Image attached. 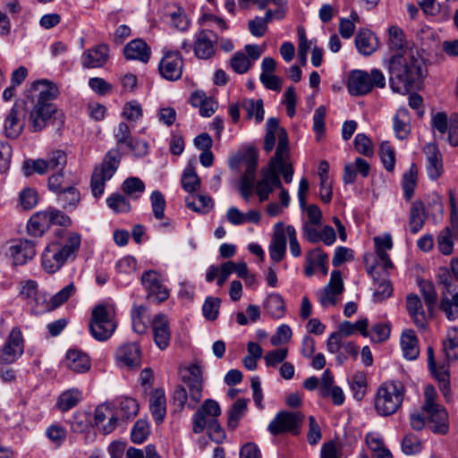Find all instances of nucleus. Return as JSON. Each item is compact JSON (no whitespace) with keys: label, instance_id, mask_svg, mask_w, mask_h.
I'll list each match as a JSON object with an SVG mask.
<instances>
[{"label":"nucleus","instance_id":"f257e3e1","mask_svg":"<svg viewBox=\"0 0 458 458\" xmlns=\"http://www.w3.org/2000/svg\"><path fill=\"white\" fill-rule=\"evenodd\" d=\"M240 163H242L245 167L241 178L240 193L246 202L250 201L253 193L257 195L259 202H264L268 199L275 189L281 188L280 176L274 171L273 165L263 168L260 178L255 180L258 161L257 155L252 148L248 149L242 158L233 157L231 159L230 166L236 169Z\"/></svg>","mask_w":458,"mask_h":458},{"label":"nucleus","instance_id":"f03ea898","mask_svg":"<svg viewBox=\"0 0 458 458\" xmlns=\"http://www.w3.org/2000/svg\"><path fill=\"white\" fill-rule=\"evenodd\" d=\"M387 69L392 90L402 95L407 94L423 76V62L411 49L391 57Z\"/></svg>","mask_w":458,"mask_h":458},{"label":"nucleus","instance_id":"7ed1b4c3","mask_svg":"<svg viewBox=\"0 0 458 458\" xmlns=\"http://www.w3.org/2000/svg\"><path fill=\"white\" fill-rule=\"evenodd\" d=\"M81 244V234L75 232L58 231L55 238L44 249L41 264L48 274L57 272L66 262L73 260Z\"/></svg>","mask_w":458,"mask_h":458},{"label":"nucleus","instance_id":"20e7f679","mask_svg":"<svg viewBox=\"0 0 458 458\" xmlns=\"http://www.w3.org/2000/svg\"><path fill=\"white\" fill-rule=\"evenodd\" d=\"M184 386H177L174 389V403L180 408L187 406L194 409L202 398L203 377L202 368L199 363L188 366L182 376Z\"/></svg>","mask_w":458,"mask_h":458},{"label":"nucleus","instance_id":"39448f33","mask_svg":"<svg viewBox=\"0 0 458 458\" xmlns=\"http://www.w3.org/2000/svg\"><path fill=\"white\" fill-rule=\"evenodd\" d=\"M404 386L399 381H386L379 386L374 398L375 410L380 416H390L401 407Z\"/></svg>","mask_w":458,"mask_h":458},{"label":"nucleus","instance_id":"423d86ee","mask_svg":"<svg viewBox=\"0 0 458 458\" xmlns=\"http://www.w3.org/2000/svg\"><path fill=\"white\" fill-rule=\"evenodd\" d=\"M437 392L434 386L428 385L424 390L422 411L428 419V428L437 434H446L449 428L446 410L436 403Z\"/></svg>","mask_w":458,"mask_h":458},{"label":"nucleus","instance_id":"0eeeda50","mask_svg":"<svg viewBox=\"0 0 458 458\" xmlns=\"http://www.w3.org/2000/svg\"><path fill=\"white\" fill-rule=\"evenodd\" d=\"M116 327L114 310L112 306L99 304L92 310L89 331L96 340H107L114 334Z\"/></svg>","mask_w":458,"mask_h":458},{"label":"nucleus","instance_id":"6e6552de","mask_svg":"<svg viewBox=\"0 0 458 458\" xmlns=\"http://www.w3.org/2000/svg\"><path fill=\"white\" fill-rule=\"evenodd\" d=\"M121 159L117 149H111L106 155L102 165L94 169L90 187L95 198H100L105 191L106 182L110 180L116 172Z\"/></svg>","mask_w":458,"mask_h":458},{"label":"nucleus","instance_id":"1a4fd4ad","mask_svg":"<svg viewBox=\"0 0 458 458\" xmlns=\"http://www.w3.org/2000/svg\"><path fill=\"white\" fill-rule=\"evenodd\" d=\"M386 78L378 69L371 70L370 73L364 71H354L348 80V91L352 96H361L371 91L373 87L384 88Z\"/></svg>","mask_w":458,"mask_h":458},{"label":"nucleus","instance_id":"9d476101","mask_svg":"<svg viewBox=\"0 0 458 458\" xmlns=\"http://www.w3.org/2000/svg\"><path fill=\"white\" fill-rule=\"evenodd\" d=\"M221 414L218 403L213 399H207L198 409L193 416V431L201 433L206 428L214 430L223 437V431L217 423V418Z\"/></svg>","mask_w":458,"mask_h":458},{"label":"nucleus","instance_id":"9b49d317","mask_svg":"<svg viewBox=\"0 0 458 458\" xmlns=\"http://www.w3.org/2000/svg\"><path fill=\"white\" fill-rule=\"evenodd\" d=\"M304 414L301 411H281L269 422L267 430L273 436L290 434L298 436L301 432Z\"/></svg>","mask_w":458,"mask_h":458},{"label":"nucleus","instance_id":"f8f14e48","mask_svg":"<svg viewBox=\"0 0 458 458\" xmlns=\"http://www.w3.org/2000/svg\"><path fill=\"white\" fill-rule=\"evenodd\" d=\"M289 148L285 134L281 132L280 145L276 148L275 156L270 159L267 165H273L274 171L279 174H282L285 183H291L293 177V168L292 163L288 159Z\"/></svg>","mask_w":458,"mask_h":458},{"label":"nucleus","instance_id":"ddd939ff","mask_svg":"<svg viewBox=\"0 0 458 458\" xmlns=\"http://www.w3.org/2000/svg\"><path fill=\"white\" fill-rule=\"evenodd\" d=\"M148 293V298L154 302H163L169 297V291L164 285L161 275L155 270L145 271L140 277Z\"/></svg>","mask_w":458,"mask_h":458},{"label":"nucleus","instance_id":"4468645a","mask_svg":"<svg viewBox=\"0 0 458 458\" xmlns=\"http://www.w3.org/2000/svg\"><path fill=\"white\" fill-rule=\"evenodd\" d=\"M23 338L18 327H14L9 334L7 341L0 350V363L10 364L14 362L23 353Z\"/></svg>","mask_w":458,"mask_h":458},{"label":"nucleus","instance_id":"2eb2a0df","mask_svg":"<svg viewBox=\"0 0 458 458\" xmlns=\"http://www.w3.org/2000/svg\"><path fill=\"white\" fill-rule=\"evenodd\" d=\"M183 61L178 51H166L159 62L161 76L167 81H177L182 77Z\"/></svg>","mask_w":458,"mask_h":458},{"label":"nucleus","instance_id":"dca6fc26","mask_svg":"<svg viewBox=\"0 0 458 458\" xmlns=\"http://www.w3.org/2000/svg\"><path fill=\"white\" fill-rule=\"evenodd\" d=\"M344 292V283L341 272L334 270L331 273L328 284L318 293L320 304L327 308L335 306L338 301V296Z\"/></svg>","mask_w":458,"mask_h":458},{"label":"nucleus","instance_id":"f3484780","mask_svg":"<svg viewBox=\"0 0 458 458\" xmlns=\"http://www.w3.org/2000/svg\"><path fill=\"white\" fill-rule=\"evenodd\" d=\"M25 125V107L23 103L15 102L4 120V132L8 138L15 139Z\"/></svg>","mask_w":458,"mask_h":458},{"label":"nucleus","instance_id":"a211bd4d","mask_svg":"<svg viewBox=\"0 0 458 458\" xmlns=\"http://www.w3.org/2000/svg\"><path fill=\"white\" fill-rule=\"evenodd\" d=\"M56 112L53 104L34 103L29 114V127L32 131H40L46 126L51 116Z\"/></svg>","mask_w":458,"mask_h":458},{"label":"nucleus","instance_id":"6ab92c4d","mask_svg":"<svg viewBox=\"0 0 458 458\" xmlns=\"http://www.w3.org/2000/svg\"><path fill=\"white\" fill-rule=\"evenodd\" d=\"M217 38L209 30H202L195 37L194 52L199 59H209L215 54Z\"/></svg>","mask_w":458,"mask_h":458},{"label":"nucleus","instance_id":"aec40b11","mask_svg":"<svg viewBox=\"0 0 458 458\" xmlns=\"http://www.w3.org/2000/svg\"><path fill=\"white\" fill-rule=\"evenodd\" d=\"M164 16L174 30L186 31L190 28L191 21L184 8L176 3H168L165 5Z\"/></svg>","mask_w":458,"mask_h":458},{"label":"nucleus","instance_id":"412c9836","mask_svg":"<svg viewBox=\"0 0 458 458\" xmlns=\"http://www.w3.org/2000/svg\"><path fill=\"white\" fill-rule=\"evenodd\" d=\"M108 58V46L106 44H99L86 50L81 57V62L84 68H100L106 64Z\"/></svg>","mask_w":458,"mask_h":458},{"label":"nucleus","instance_id":"4be33fe9","mask_svg":"<svg viewBox=\"0 0 458 458\" xmlns=\"http://www.w3.org/2000/svg\"><path fill=\"white\" fill-rule=\"evenodd\" d=\"M286 226L279 222L274 225V233L269 245L270 258L276 261H281L286 250Z\"/></svg>","mask_w":458,"mask_h":458},{"label":"nucleus","instance_id":"5701e85b","mask_svg":"<svg viewBox=\"0 0 458 458\" xmlns=\"http://www.w3.org/2000/svg\"><path fill=\"white\" fill-rule=\"evenodd\" d=\"M57 86L47 80L35 82L32 85V100L34 103L52 104L51 101L58 96Z\"/></svg>","mask_w":458,"mask_h":458},{"label":"nucleus","instance_id":"b1692460","mask_svg":"<svg viewBox=\"0 0 458 458\" xmlns=\"http://www.w3.org/2000/svg\"><path fill=\"white\" fill-rule=\"evenodd\" d=\"M423 151L427 157V173L431 180L438 179L444 171L442 156L436 144H427Z\"/></svg>","mask_w":458,"mask_h":458},{"label":"nucleus","instance_id":"393cba45","mask_svg":"<svg viewBox=\"0 0 458 458\" xmlns=\"http://www.w3.org/2000/svg\"><path fill=\"white\" fill-rule=\"evenodd\" d=\"M152 328L154 341L157 347L161 350L166 349L171 339V332L166 316L164 314L157 315L153 319Z\"/></svg>","mask_w":458,"mask_h":458},{"label":"nucleus","instance_id":"a878e982","mask_svg":"<svg viewBox=\"0 0 458 458\" xmlns=\"http://www.w3.org/2000/svg\"><path fill=\"white\" fill-rule=\"evenodd\" d=\"M376 254H377V266H381L385 271L392 268L394 267L388 254L387 250L393 248V241L390 234L386 233L382 236L374 237Z\"/></svg>","mask_w":458,"mask_h":458},{"label":"nucleus","instance_id":"bb28decb","mask_svg":"<svg viewBox=\"0 0 458 458\" xmlns=\"http://www.w3.org/2000/svg\"><path fill=\"white\" fill-rule=\"evenodd\" d=\"M52 225L49 208L35 213L27 225L28 233L35 237H39L47 232Z\"/></svg>","mask_w":458,"mask_h":458},{"label":"nucleus","instance_id":"cd10ccee","mask_svg":"<svg viewBox=\"0 0 458 458\" xmlns=\"http://www.w3.org/2000/svg\"><path fill=\"white\" fill-rule=\"evenodd\" d=\"M366 263L367 272L372 276L375 281V290L373 293L376 301H382L392 294V286L386 279L378 280V273L377 272L376 265L369 264V257L364 258Z\"/></svg>","mask_w":458,"mask_h":458},{"label":"nucleus","instance_id":"c85d7f7f","mask_svg":"<svg viewBox=\"0 0 458 458\" xmlns=\"http://www.w3.org/2000/svg\"><path fill=\"white\" fill-rule=\"evenodd\" d=\"M117 418L107 404H101L95 411V424L104 434L111 433L116 427Z\"/></svg>","mask_w":458,"mask_h":458},{"label":"nucleus","instance_id":"c756f323","mask_svg":"<svg viewBox=\"0 0 458 458\" xmlns=\"http://www.w3.org/2000/svg\"><path fill=\"white\" fill-rule=\"evenodd\" d=\"M10 250L15 265H23L36 255L35 243L30 240H20Z\"/></svg>","mask_w":458,"mask_h":458},{"label":"nucleus","instance_id":"7c9ffc66","mask_svg":"<svg viewBox=\"0 0 458 458\" xmlns=\"http://www.w3.org/2000/svg\"><path fill=\"white\" fill-rule=\"evenodd\" d=\"M150 48L142 39H133L123 48V54L128 60H139L148 63L150 57Z\"/></svg>","mask_w":458,"mask_h":458},{"label":"nucleus","instance_id":"2f4dec72","mask_svg":"<svg viewBox=\"0 0 458 458\" xmlns=\"http://www.w3.org/2000/svg\"><path fill=\"white\" fill-rule=\"evenodd\" d=\"M117 360L127 367H138L140 364V351L136 344L122 345L116 352Z\"/></svg>","mask_w":458,"mask_h":458},{"label":"nucleus","instance_id":"473e14b6","mask_svg":"<svg viewBox=\"0 0 458 458\" xmlns=\"http://www.w3.org/2000/svg\"><path fill=\"white\" fill-rule=\"evenodd\" d=\"M406 308L414 324L420 328H424L427 325V315L419 296L409 294L406 298Z\"/></svg>","mask_w":458,"mask_h":458},{"label":"nucleus","instance_id":"72a5a7b5","mask_svg":"<svg viewBox=\"0 0 458 458\" xmlns=\"http://www.w3.org/2000/svg\"><path fill=\"white\" fill-rule=\"evenodd\" d=\"M266 131L264 149L267 152H270L275 148L276 138L278 139L277 147L280 145V137L282 131L284 132L286 142L288 143L286 131L279 126L278 119L275 117L268 118L266 124Z\"/></svg>","mask_w":458,"mask_h":458},{"label":"nucleus","instance_id":"f704fd0d","mask_svg":"<svg viewBox=\"0 0 458 458\" xmlns=\"http://www.w3.org/2000/svg\"><path fill=\"white\" fill-rule=\"evenodd\" d=\"M403 354L410 360H416L420 353L419 342L414 331L408 329L403 332L400 340Z\"/></svg>","mask_w":458,"mask_h":458},{"label":"nucleus","instance_id":"c9c22d12","mask_svg":"<svg viewBox=\"0 0 458 458\" xmlns=\"http://www.w3.org/2000/svg\"><path fill=\"white\" fill-rule=\"evenodd\" d=\"M149 409L157 423H162L166 414V400L163 389H156L149 400Z\"/></svg>","mask_w":458,"mask_h":458},{"label":"nucleus","instance_id":"e433bc0d","mask_svg":"<svg viewBox=\"0 0 458 458\" xmlns=\"http://www.w3.org/2000/svg\"><path fill=\"white\" fill-rule=\"evenodd\" d=\"M410 113L408 109L400 107L394 116V131L399 140L406 139L411 133Z\"/></svg>","mask_w":458,"mask_h":458},{"label":"nucleus","instance_id":"4c0bfd02","mask_svg":"<svg viewBox=\"0 0 458 458\" xmlns=\"http://www.w3.org/2000/svg\"><path fill=\"white\" fill-rule=\"evenodd\" d=\"M355 45L360 54L370 55L377 48V38L369 30H360L355 38Z\"/></svg>","mask_w":458,"mask_h":458},{"label":"nucleus","instance_id":"58836bf2","mask_svg":"<svg viewBox=\"0 0 458 458\" xmlns=\"http://www.w3.org/2000/svg\"><path fill=\"white\" fill-rule=\"evenodd\" d=\"M365 441L374 458H393L389 449L385 445L382 437L375 432L368 433Z\"/></svg>","mask_w":458,"mask_h":458},{"label":"nucleus","instance_id":"ea45409f","mask_svg":"<svg viewBox=\"0 0 458 458\" xmlns=\"http://www.w3.org/2000/svg\"><path fill=\"white\" fill-rule=\"evenodd\" d=\"M434 377L439 382V387L443 395L446 400L450 397L451 394V387H450V373H449V364L448 362H440L439 364H435L434 369H429Z\"/></svg>","mask_w":458,"mask_h":458},{"label":"nucleus","instance_id":"a19ab883","mask_svg":"<svg viewBox=\"0 0 458 458\" xmlns=\"http://www.w3.org/2000/svg\"><path fill=\"white\" fill-rule=\"evenodd\" d=\"M66 361L68 368L78 373L86 372L90 369L88 355L78 350H70L66 354Z\"/></svg>","mask_w":458,"mask_h":458},{"label":"nucleus","instance_id":"79ce46f5","mask_svg":"<svg viewBox=\"0 0 458 458\" xmlns=\"http://www.w3.org/2000/svg\"><path fill=\"white\" fill-rule=\"evenodd\" d=\"M264 309L269 316L275 318H281L285 314V303L283 297L278 293H270L264 301Z\"/></svg>","mask_w":458,"mask_h":458},{"label":"nucleus","instance_id":"37998d69","mask_svg":"<svg viewBox=\"0 0 458 458\" xmlns=\"http://www.w3.org/2000/svg\"><path fill=\"white\" fill-rule=\"evenodd\" d=\"M81 200L79 191L73 186H67L65 191L57 195V202L67 210H74Z\"/></svg>","mask_w":458,"mask_h":458},{"label":"nucleus","instance_id":"c03bdc74","mask_svg":"<svg viewBox=\"0 0 458 458\" xmlns=\"http://www.w3.org/2000/svg\"><path fill=\"white\" fill-rule=\"evenodd\" d=\"M187 208L199 213H208L213 208L212 199L205 194L190 195L185 199Z\"/></svg>","mask_w":458,"mask_h":458},{"label":"nucleus","instance_id":"a18cd8bd","mask_svg":"<svg viewBox=\"0 0 458 458\" xmlns=\"http://www.w3.org/2000/svg\"><path fill=\"white\" fill-rule=\"evenodd\" d=\"M425 208L422 202L416 201L412 204L410 212L409 226L412 233H417L425 223Z\"/></svg>","mask_w":458,"mask_h":458},{"label":"nucleus","instance_id":"49530a36","mask_svg":"<svg viewBox=\"0 0 458 458\" xmlns=\"http://www.w3.org/2000/svg\"><path fill=\"white\" fill-rule=\"evenodd\" d=\"M241 106L246 111L248 119H255L257 123H259L264 119V107L262 99H244Z\"/></svg>","mask_w":458,"mask_h":458},{"label":"nucleus","instance_id":"de8ad7c7","mask_svg":"<svg viewBox=\"0 0 458 458\" xmlns=\"http://www.w3.org/2000/svg\"><path fill=\"white\" fill-rule=\"evenodd\" d=\"M182 189L191 193V195L200 189L201 182L195 172L194 168L191 166H187L183 171L182 176Z\"/></svg>","mask_w":458,"mask_h":458},{"label":"nucleus","instance_id":"09e8293b","mask_svg":"<svg viewBox=\"0 0 458 458\" xmlns=\"http://www.w3.org/2000/svg\"><path fill=\"white\" fill-rule=\"evenodd\" d=\"M418 170L415 164H411L409 170L403 175L402 186L403 190L404 198L410 200L413 196L414 190L417 184Z\"/></svg>","mask_w":458,"mask_h":458},{"label":"nucleus","instance_id":"8fccbe9b","mask_svg":"<svg viewBox=\"0 0 458 458\" xmlns=\"http://www.w3.org/2000/svg\"><path fill=\"white\" fill-rule=\"evenodd\" d=\"M446 360H458V329L453 328L448 331L447 339L443 344Z\"/></svg>","mask_w":458,"mask_h":458},{"label":"nucleus","instance_id":"3c124183","mask_svg":"<svg viewBox=\"0 0 458 458\" xmlns=\"http://www.w3.org/2000/svg\"><path fill=\"white\" fill-rule=\"evenodd\" d=\"M307 262H310L317 268L320 269L323 275H327L328 272V256L320 248H315L307 252L306 258Z\"/></svg>","mask_w":458,"mask_h":458},{"label":"nucleus","instance_id":"603ef678","mask_svg":"<svg viewBox=\"0 0 458 458\" xmlns=\"http://www.w3.org/2000/svg\"><path fill=\"white\" fill-rule=\"evenodd\" d=\"M81 393L78 389H70L62 393L57 401L58 408L66 411L75 407L81 400Z\"/></svg>","mask_w":458,"mask_h":458},{"label":"nucleus","instance_id":"864d4df0","mask_svg":"<svg viewBox=\"0 0 458 458\" xmlns=\"http://www.w3.org/2000/svg\"><path fill=\"white\" fill-rule=\"evenodd\" d=\"M440 310L449 320H455L458 318V292L454 293L452 298L444 293L440 301Z\"/></svg>","mask_w":458,"mask_h":458},{"label":"nucleus","instance_id":"5fc2aeb1","mask_svg":"<svg viewBox=\"0 0 458 458\" xmlns=\"http://www.w3.org/2000/svg\"><path fill=\"white\" fill-rule=\"evenodd\" d=\"M420 293L429 313L434 310L437 303V294L431 282L421 281L419 284Z\"/></svg>","mask_w":458,"mask_h":458},{"label":"nucleus","instance_id":"6e6d98bb","mask_svg":"<svg viewBox=\"0 0 458 458\" xmlns=\"http://www.w3.org/2000/svg\"><path fill=\"white\" fill-rule=\"evenodd\" d=\"M122 190L132 199H138L144 192L145 184L138 177H130L123 182Z\"/></svg>","mask_w":458,"mask_h":458},{"label":"nucleus","instance_id":"4d7b16f0","mask_svg":"<svg viewBox=\"0 0 458 458\" xmlns=\"http://www.w3.org/2000/svg\"><path fill=\"white\" fill-rule=\"evenodd\" d=\"M45 161L47 165L49 172L63 171L67 163L66 154L62 150H55L52 152Z\"/></svg>","mask_w":458,"mask_h":458},{"label":"nucleus","instance_id":"13d9d810","mask_svg":"<svg viewBox=\"0 0 458 458\" xmlns=\"http://www.w3.org/2000/svg\"><path fill=\"white\" fill-rule=\"evenodd\" d=\"M247 410V401L245 399H238L231 406L229 410L228 425L232 428H235L239 420L243 416Z\"/></svg>","mask_w":458,"mask_h":458},{"label":"nucleus","instance_id":"bf43d9fd","mask_svg":"<svg viewBox=\"0 0 458 458\" xmlns=\"http://www.w3.org/2000/svg\"><path fill=\"white\" fill-rule=\"evenodd\" d=\"M221 301L219 298L209 296L202 306L203 316L207 320H216L219 314Z\"/></svg>","mask_w":458,"mask_h":458},{"label":"nucleus","instance_id":"052dcab7","mask_svg":"<svg viewBox=\"0 0 458 458\" xmlns=\"http://www.w3.org/2000/svg\"><path fill=\"white\" fill-rule=\"evenodd\" d=\"M149 432L148 423L144 420H139L131 428V441L136 444H140L148 438Z\"/></svg>","mask_w":458,"mask_h":458},{"label":"nucleus","instance_id":"680f3d73","mask_svg":"<svg viewBox=\"0 0 458 458\" xmlns=\"http://www.w3.org/2000/svg\"><path fill=\"white\" fill-rule=\"evenodd\" d=\"M379 155L385 168L393 171L395 164L394 150L389 142L384 141L380 144Z\"/></svg>","mask_w":458,"mask_h":458},{"label":"nucleus","instance_id":"e2e57ef3","mask_svg":"<svg viewBox=\"0 0 458 458\" xmlns=\"http://www.w3.org/2000/svg\"><path fill=\"white\" fill-rule=\"evenodd\" d=\"M251 64H252L249 57L242 52L235 53L230 59V65L232 69L240 74L247 72L251 67Z\"/></svg>","mask_w":458,"mask_h":458},{"label":"nucleus","instance_id":"0e129e2a","mask_svg":"<svg viewBox=\"0 0 458 458\" xmlns=\"http://www.w3.org/2000/svg\"><path fill=\"white\" fill-rule=\"evenodd\" d=\"M150 203L154 216L161 220L165 217V199L159 191H154L150 195Z\"/></svg>","mask_w":458,"mask_h":458},{"label":"nucleus","instance_id":"69168bd1","mask_svg":"<svg viewBox=\"0 0 458 458\" xmlns=\"http://www.w3.org/2000/svg\"><path fill=\"white\" fill-rule=\"evenodd\" d=\"M437 245L441 253L450 255L454 249L453 233L450 227H445L437 237Z\"/></svg>","mask_w":458,"mask_h":458},{"label":"nucleus","instance_id":"338daca9","mask_svg":"<svg viewBox=\"0 0 458 458\" xmlns=\"http://www.w3.org/2000/svg\"><path fill=\"white\" fill-rule=\"evenodd\" d=\"M109 208L116 213L128 212L131 210V204L128 199L121 194H112L106 199Z\"/></svg>","mask_w":458,"mask_h":458},{"label":"nucleus","instance_id":"774afa93","mask_svg":"<svg viewBox=\"0 0 458 458\" xmlns=\"http://www.w3.org/2000/svg\"><path fill=\"white\" fill-rule=\"evenodd\" d=\"M119 411L123 418L130 419L137 415L139 404L132 398L122 397L119 399Z\"/></svg>","mask_w":458,"mask_h":458}]
</instances>
